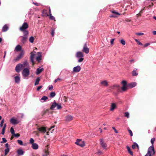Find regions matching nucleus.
<instances>
[{
  "mask_svg": "<svg viewBox=\"0 0 156 156\" xmlns=\"http://www.w3.org/2000/svg\"><path fill=\"white\" fill-rule=\"evenodd\" d=\"M111 12L113 14V15L110 16V17H117V15H120V13L114 10H112Z\"/></svg>",
  "mask_w": 156,
  "mask_h": 156,
  "instance_id": "nucleus-12",
  "label": "nucleus"
},
{
  "mask_svg": "<svg viewBox=\"0 0 156 156\" xmlns=\"http://www.w3.org/2000/svg\"><path fill=\"white\" fill-rule=\"evenodd\" d=\"M55 94H55V92H54V91L51 92L50 94V97L51 98H53L55 96Z\"/></svg>",
  "mask_w": 156,
  "mask_h": 156,
  "instance_id": "nucleus-34",
  "label": "nucleus"
},
{
  "mask_svg": "<svg viewBox=\"0 0 156 156\" xmlns=\"http://www.w3.org/2000/svg\"><path fill=\"white\" fill-rule=\"evenodd\" d=\"M128 131L129 132V133L130 134V136H132L133 135V133H132V131L131 130H130V129H129Z\"/></svg>",
  "mask_w": 156,
  "mask_h": 156,
  "instance_id": "nucleus-51",
  "label": "nucleus"
},
{
  "mask_svg": "<svg viewBox=\"0 0 156 156\" xmlns=\"http://www.w3.org/2000/svg\"><path fill=\"white\" fill-rule=\"evenodd\" d=\"M23 67L22 64L19 63L15 67V71L17 73H19L20 71L23 69Z\"/></svg>",
  "mask_w": 156,
  "mask_h": 156,
  "instance_id": "nucleus-5",
  "label": "nucleus"
},
{
  "mask_svg": "<svg viewBox=\"0 0 156 156\" xmlns=\"http://www.w3.org/2000/svg\"><path fill=\"white\" fill-rule=\"evenodd\" d=\"M17 142L20 145H23V141L21 140H18Z\"/></svg>",
  "mask_w": 156,
  "mask_h": 156,
  "instance_id": "nucleus-42",
  "label": "nucleus"
},
{
  "mask_svg": "<svg viewBox=\"0 0 156 156\" xmlns=\"http://www.w3.org/2000/svg\"><path fill=\"white\" fill-rule=\"evenodd\" d=\"M28 38L27 36H23L22 37V39L21 40V42L23 44H24L27 41Z\"/></svg>",
  "mask_w": 156,
  "mask_h": 156,
  "instance_id": "nucleus-17",
  "label": "nucleus"
},
{
  "mask_svg": "<svg viewBox=\"0 0 156 156\" xmlns=\"http://www.w3.org/2000/svg\"><path fill=\"white\" fill-rule=\"evenodd\" d=\"M155 140V138H152L151 139V142L152 144V145L150 147L148 148H150L151 147H152V150L153 151H154V147L153 144H154V142Z\"/></svg>",
  "mask_w": 156,
  "mask_h": 156,
  "instance_id": "nucleus-18",
  "label": "nucleus"
},
{
  "mask_svg": "<svg viewBox=\"0 0 156 156\" xmlns=\"http://www.w3.org/2000/svg\"><path fill=\"white\" fill-rule=\"evenodd\" d=\"M4 122V119L2 120L1 123L0 124V126L1 127H2L3 126Z\"/></svg>",
  "mask_w": 156,
  "mask_h": 156,
  "instance_id": "nucleus-48",
  "label": "nucleus"
},
{
  "mask_svg": "<svg viewBox=\"0 0 156 156\" xmlns=\"http://www.w3.org/2000/svg\"><path fill=\"white\" fill-rule=\"evenodd\" d=\"M126 148L127 150V151L131 155L133 156V153L132 151L131 150V149L130 147L128 146H126Z\"/></svg>",
  "mask_w": 156,
  "mask_h": 156,
  "instance_id": "nucleus-28",
  "label": "nucleus"
},
{
  "mask_svg": "<svg viewBox=\"0 0 156 156\" xmlns=\"http://www.w3.org/2000/svg\"><path fill=\"white\" fill-rule=\"evenodd\" d=\"M112 129L114 130L115 132L116 133H118V131L115 129V127H112Z\"/></svg>",
  "mask_w": 156,
  "mask_h": 156,
  "instance_id": "nucleus-55",
  "label": "nucleus"
},
{
  "mask_svg": "<svg viewBox=\"0 0 156 156\" xmlns=\"http://www.w3.org/2000/svg\"><path fill=\"white\" fill-rule=\"evenodd\" d=\"M15 81L16 83H19L20 81V78L19 76H16L14 77Z\"/></svg>",
  "mask_w": 156,
  "mask_h": 156,
  "instance_id": "nucleus-22",
  "label": "nucleus"
},
{
  "mask_svg": "<svg viewBox=\"0 0 156 156\" xmlns=\"http://www.w3.org/2000/svg\"><path fill=\"white\" fill-rule=\"evenodd\" d=\"M32 147L34 149H37L38 147V145L36 143H33L32 144Z\"/></svg>",
  "mask_w": 156,
  "mask_h": 156,
  "instance_id": "nucleus-25",
  "label": "nucleus"
},
{
  "mask_svg": "<svg viewBox=\"0 0 156 156\" xmlns=\"http://www.w3.org/2000/svg\"><path fill=\"white\" fill-rule=\"evenodd\" d=\"M48 99V98L47 96H43L41 98V100L45 101Z\"/></svg>",
  "mask_w": 156,
  "mask_h": 156,
  "instance_id": "nucleus-39",
  "label": "nucleus"
},
{
  "mask_svg": "<svg viewBox=\"0 0 156 156\" xmlns=\"http://www.w3.org/2000/svg\"><path fill=\"white\" fill-rule=\"evenodd\" d=\"M56 107H57V109H60L62 108V107L60 104H57V105Z\"/></svg>",
  "mask_w": 156,
  "mask_h": 156,
  "instance_id": "nucleus-38",
  "label": "nucleus"
},
{
  "mask_svg": "<svg viewBox=\"0 0 156 156\" xmlns=\"http://www.w3.org/2000/svg\"><path fill=\"white\" fill-rule=\"evenodd\" d=\"M75 144L81 147H83L85 146L84 142L82 141L80 139H77L75 142Z\"/></svg>",
  "mask_w": 156,
  "mask_h": 156,
  "instance_id": "nucleus-4",
  "label": "nucleus"
},
{
  "mask_svg": "<svg viewBox=\"0 0 156 156\" xmlns=\"http://www.w3.org/2000/svg\"><path fill=\"white\" fill-rule=\"evenodd\" d=\"M137 69H135L132 71V74L133 76H136L138 75V73L136 72Z\"/></svg>",
  "mask_w": 156,
  "mask_h": 156,
  "instance_id": "nucleus-31",
  "label": "nucleus"
},
{
  "mask_svg": "<svg viewBox=\"0 0 156 156\" xmlns=\"http://www.w3.org/2000/svg\"><path fill=\"white\" fill-rule=\"evenodd\" d=\"M120 42L123 45H125L126 43L125 41L123 39H121L120 40Z\"/></svg>",
  "mask_w": 156,
  "mask_h": 156,
  "instance_id": "nucleus-44",
  "label": "nucleus"
},
{
  "mask_svg": "<svg viewBox=\"0 0 156 156\" xmlns=\"http://www.w3.org/2000/svg\"><path fill=\"white\" fill-rule=\"evenodd\" d=\"M98 154H101L102 153V152L100 150H98L97 152Z\"/></svg>",
  "mask_w": 156,
  "mask_h": 156,
  "instance_id": "nucleus-59",
  "label": "nucleus"
},
{
  "mask_svg": "<svg viewBox=\"0 0 156 156\" xmlns=\"http://www.w3.org/2000/svg\"><path fill=\"white\" fill-rule=\"evenodd\" d=\"M83 55L82 52L80 51H78L76 54V57L78 58V62H81L84 60Z\"/></svg>",
  "mask_w": 156,
  "mask_h": 156,
  "instance_id": "nucleus-1",
  "label": "nucleus"
},
{
  "mask_svg": "<svg viewBox=\"0 0 156 156\" xmlns=\"http://www.w3.org/2000/svg\"><path fill=\"white\" fill-rule=\"evenodd\" d=\"M44 70V68H38L37 69L36 74L37 75H38L40 74V73L41 72Z\"/></svg>",
  "mask_w": 156,
  "mask_h": 156,
  "instance_id": "nucleus-21",
  "label": "nucleus"
},
{
  "mask_svg": "<svg viewBox=\"0 0 156 156\" xmlns=\"http://www.w3.org/2000/svg\"><path fill=\"white\" fill-rule=\"evenodd\" d=\"M48 87V89L50 90H52L53 88V86L52 85L49 86Z\"/></svg>",
  "mask_w": 156,
  "mask_h": 156,
  "instance_id": "nucleus-46",
  "label": "nucleus"
},
{
  "mask_svg": "<svg viewBox=\"0 0 156 156\" xmlns=\"http://www.w3.org/2000/svg\"><path fill=\"white\" fill-rule=\"evenodd\" d=\"M117 108V106L116 104L115 103H112L111 105V108L110 110L111 111H113L116 108Z\"/></svg>",
  "mask_w": 156,
  "mask_h": 156,
  "instance_id": "nucleus-14",
  "label": "nucleus"
},
{
  "mask_svg": "<svg viewBox=\"0 0 156 156\" xmlns=\"http://www.w3.org/2000/svg\"><path fill=\"white\" fill-rule=\"evenodd\" d=\"M57 105V103H56L55 101H54V102L52 103L50 109L51 110H54L55 108L56 107Z\"/></svg>",
  "mask_w": 156,
  "mask_h": 156,
  "instance_id": "nucleus-19",
  "label": "nucleus"
},
{
  "mask_svg": "<svg viewBox=\"0 0 156 156\" xmlns=\"http://www.w3.org/2000/svg\"><path fill=\"white\" fill-rule=\"evenodd\" d=\"M17 153L18 155H22L23 154L24 152L21 149H18L17 151Z\"/></svg>",
  "mask_w": 156,
  "mask_h": 156,
  "instance_id": "nucleus-23",
  "label": "nucleus"
},
{
  "mask_svg": "<svg viewBox=\"0 0 156 156\" xmlns=\"http://www.w3.org/2000/svg\"><path fill=\"white\" fill-rule=\"evenodd\" d=\"M150 44V43H147L144 45V46L145 47H146L148 46V45Z\"/></svg>",
  "mask_w": 156,
  "mask_h": 156,
  "instance_id": "nucleus-56",
  "label": "nucleus"
},
{
  "mask_svg": "<svg viewBox=\"0 0 156 156\" xmlns=\"http://www.w3.org/2000/svg\"><path fill=\"white\" fill-rule=\"evenodd\" d=\"M55 33V30L54 29H52L51 30V35L52 36H54Z\"/></svg>",
  "mask_w": 156,
  "mask_h": 156,
  "instance_id": "nucleus-49",
  "label": "nucleus"
},
{
  "mask_svg": "<svg viewBox=\"0 0 156 156\" xmlns=\"http://www.w3.org/2000/svg\"><path fill=\"white\" fill-rule=\"evenodd\" d=\"M121 84L122 85V87L121 88L122 90V91H126L128 88V86L127 84L126 81L123 80L121 82Z\"/></svg>",
  "mask_w": 156,
  "mask_h": 156,
  "instance_id": "nucleus-3",
  "label": "nucleus"
},
{
  "mask_svg": "<svg viewBox=\"0 0 156 156\" xmlns=\"http://www.w3.org/2000/svg\"><path fill=\"white\" fill-rule=\"evenodd\" d=\"M36 52L33 51L30 53V60L33 64L34 63V59L35 55Z\"/></svg>",
  "mask_w": 156,
  "mask_h": 156,
  "instance_id": "nucleus-9",
  "label": "nucleus"
},
{
  "mask_svg": "<svg viewBox=\"0 0 156 156\" xmlns=\"http://www.w3.org/2000/svg\"><path fill=\"white\" fill-rule=\"evenodd\" d=\"M114 40L115 39H112L111 40L110 42L111 44H113Z\"/></svg>",
  "mask_w": 156,
  "mask_h": 156,
  "instance_id": "nucleus-57",
  "label": "nucleus"
},
{
  "mask_svg": "<svg viewBox=\"0 0 156 156\" xmlns=\"http://www.w3.org/2000/svg\"><path fill=\"white\" fill-rule=\"evenodd\" d=\"M8 29V27L7 25H5L3 27L2 31L3 32H5L7 31Z\"/></svg>",
  "mask_w": 156,
  "mask_h": 156,
  "instance_id": "nucleus-27",
  "label": "nucleus"
},
{
  "mask_svg": "<svg viewBox=\"0 0 156 156\" xmlns=\"http://www.w3.org/2000/svg\"><path fill=\"white\" fill-rule=\"evenodd\" d=\"M5 147H6V148H9V146L8 143H6L5 144Z\"/></svg>",
  "mask_w": 156,
  "mask_h": 156,
  "instance_id": "nucleus-60",
  "label": "nucleus"
},
{
  "mask_svg": "<svg viewBox=\"0 0 156 156\" xmlns=\"http://www.w3.org/2000/svg\"><path fill=\"white\" fill-rule=\"evenodd\" d=\"M83 51L85 52L86 54H88L89 52V48L87 47L86 44H85L82 50Z\"/></svg>",
  "mask_w": 156,
  "mask_h": 156,
  "instance_id": "nucleus-13",
  "label": "nucleus"
},
{
  "mask_svg": "<svg viewBox=\"0 0 156 156\" xmlns=\"http://www.w3.org/2000/svg\"><path fill=\"white\" fill-rule=\"evenodd\" d=\"M136 34L137 35L141 36L143 35L144 34L143 33H136Z\"/></svg>",
  "mask_w": 156,
  "mask_h": 156,
  "instance_id": "nucleus-53",
  "label": "nucleus"
},
{
  "mask_svg": "<svg viewBox=\"0 0 156 156\" xmlns=\"http://www.w3.org/2000/svg\"><path fill=\"white\" fill-rule=\"evenodd\" d=\"M28 28V25L27 23L24 22L22 26L20 28V30H23Z\"/></svg>",
  "mask_w": 156,
  "mask_h": 156,
  "instance_id": "nucleus-10",
  "label": "nucleus"
},
{
  "mask_svg": "<svg viewBox=\"0 0 156 156\" xmlns=\"http://www.w3.org/2000/svg\"><path fill=\"white\" fill-rule=\"evenodd\" d=\"M135 143H135V142H134V144H133L132 145V148L133 149H135V147H136V144Z\"/></svg>",
  "mask_w": 156,
  "mask_h": 156,
  "instance_id": "nucleus-50",
  "label": "nucleus"
},
{
  "mask_svg": "<svg viewBox=\"0 0 156 156\" xmlns=\"http://www.w3.org/2000/svg\"><path fill=\"white\" fill-rule=\"evenodd\" d=\"M49 18L51 20H55V18L54 16H52L51 13L49 15Z\"/></svg>",
  "mask_w": 156,
  "mask_h": 156,
  "instance_id": "nucleus-41",
  "label": "nucleus"
},
{
  "mask_svg": "<svg viewBox=\"0 0 156 156\" xmlns=\"http://www.w3.org/2000/svg\"><path fill=\"white\" fill-rule=\"evenodd\" d=\"M24 51L23 50H22L20 53L16 57V58L15 59V60L16 61L19 60L21 58L23 57V56L24 55Z\"/></svg>",
  "mask_w": 156,
  "mask_h": 156,
  "instance_id": "nucleus-8",
  "label": "nucleus"
},
{
  "mask_svg": "<svg viewBox=\"0 0 156 156\" xmlns=\"http://www.w3.org/2000/svg\"><path fill=\"white\" fill-rule=\"evenodd\" d=\"M42 87V86H38V87H37V91H39L40 89H41Z\"/></svg>",
  "mask_w": 156,
  "mask_h": 156,
  "instance_id": "nucleus-54",
  "label": "nucleus"
},
{
  "mask_svg": "<svg viewBox=\"0 0 156 156\" xmlns=\"http://www.w3.org/2000/svg\"><path fill=\"white\" fill-rule=\"evenodd\" d=\"M14 136L15 137H18L20 136V135L18 133H16V134H14Z\"/></svg>",
  "mask_w": 156,
  "mask_h": 156,
  "instance_id": "nucleus-52",
  "label": "nucleus"
},
{
  "mask_svg": "<svg viewBox=\"0 0 156 156\" xmlns=\"http://www.w3.org/2000/svg\"><path fill=\"white\" fill-rule=\"evenodd\" d=\"M34 139L32 138H31L30 140V144H33V143H34Z\"/></svg>",
  "mask_w": 156,
  "mask_h": 156,
  "instance_id": "nucleus-47",
  "label": "nucleus"
},
{
  "mask_svg": "<svg viewBox=\"0 0 156 156\" xmlns=\"http://www.w3.org/2000/svg\"><path fill=\"white\" fill-rule=\"evenodd\" d=\"M137 44L140 45H143L142 44V43L141 42H140V41H138V42H137Z\"/></svg>",
  "mask_w": 156,
  "mask_h": 156,
  "instance_id": "nucleus-61",
  "label": "nucleus"
},
{
  "mask_svg": "<svg viewBox=\"0 0 156 156\" xmlns=\"http://www.w3.org/2000/svg\"><path fill=\"white\" fill-rule=\"evenodd\" d=\"M22 50V47L20 45H17L15 49V51H21Z\"/></svg>",
  "mask_w": 156,
  "mask_h": 156,
  "instance_id": "nucleus-20",
  "label": "nucleus"
},
{
  "mask_svg": "<svg viewBox=\"0 0 156 156\" xmlns=\"http://www.w3.org/2000/svg\"><path fill=\"white\" fill-rule=\"evenodd\" d=\"M34 38L33 36H31L29 38V41L30 42L33 43L34 41Z\"/></svg>",
  "mask_w": 156,
  "mask_h": 156,
  "instance_id": "nucleus-36",
  "label": "nucleus"
},
{
  "mask_svg": "<svg viewBox=\"0 0 156 156\" xmlns=\"http://www.w3.org/2000/svg\"><path fill=\"white\" fill-rule=\"evenodd\" d=\"M22 65H23V67H29V64L27 61H24L23 62V64H22Z\"/></svg>",
  "mask_w": 156,
  "mask_h": 156,
  "instance_id": "nucleus-24",
  "label": "nucleus"
},
{
  "mask_svg": "<svg viewBox=\"0 0 156 156\" xmlns=\"http://www.w3.org/2000/svg\"><path fill=\"white\" fill-rule=\"evenodd\" d=\"M37 55L38 56L36 57V59L37 61H39L41 59V52H38Z\"/></svg>",
  "mask_w": 156,
  "mask_h": 156,
  "instance_id": "nucleus-16",
  "label": "nucleus"
},
{
  "mask_svg": "<svg viewBox=\"0 0 156 156\" xmlns=\"http://www.w3.org/2000/svg\"><path fill=\"white\" fill-rule=\"evenodd\" d=\"M33 3L36 6H38L39 5V4L37 3L33 2Z\"/></svg>",
  "mask_w": 156,
  "mask_h": 156,
  "instance_id": "nucleus-63",
  "label": "nucleus"
},
{
  "mask_svg": "<svg viewBox=\"0 0 156 156\" xmlns=\"http://www.w3.org/2000/svg\"><path fill=\"white\" fill-rule=\"evenodd\" d=\"M136 85V83L135 82H133L129 84V87L131 88L134 87Z\"/></svg>",
  "mask_w": 156,
  "mask_h": 156,
  "instance_id": "nucleus-26",
  "label": "nucleus"
},
{
  "mask_svg": "<svg viewBox=\"0 0 156 156\" xmlns=\"http://www.w3.org/2000/svg\"><path fill=\"white\" fill-rule=\"evenodd\" d=\"M6 51H4V55L3 56V58H5L6 55Z\"/></svg>",
  "mask_w": 156,
  "mask_h": 156,
  "instance_id": "nucleus-62",
  "label": "nucleus"
},
{
  "mask_svg": "<svg viewBox=\"0 0 156 156\" xmlns=\"http://www.w3.org/2000/svg\"><path fill=\"white\" fill-rule=\"evenodd\" d=\"M10 122L12 124L14 125L19 123L20 121L17 120L14 117H13L10 119Z\"/></svg>",
  "mask_w": 156,
  "mask_h": 156,
  "instance_id": "nucleus-6",
  "label": "nucleus"
},
{
  "mask_svg": "<svg viewBox=\"0 0 156 156\" xmlns=\"http://www.w3.org/2000/svg\"><path fill=\"white\" fill-rule=\"evenodd\" d=\"M81 69L80 66H77L73 68V72L76 73H78L81 70Z\"/></svg>",
  "mask_w": 156,
  "mask_h": 156,
  "instance_id": "nucleus-11",
  "label": "nucleus"
},
{
  "mask_svg": "<svg viewBox=\"0 0 156 156\" xmlns=\"http://www.w3.org/2000/svg\"><path fill=\"white\" fill-rule=\"evenodd\" d=\"M23 32L24 36H27L28 37V35L29 34L27 30H21Z\"/></svg>",
  "mask_w": 156,
  "mask_h": 156,
  "instance_id": "nucleus-30",
  "label": "nucleus"
},
{
  "mask_svg": "<svg viewBox=\"0 0 156 156\" xmlns=\"http://www.w3.org/2000/svg\"><path fill=\"white\" fill-rule=\"evenodd\" d=\"M73 119V117L68 115L66 117V120L67 121H69L72 120Z\"/></svg>",
  "mask_w": 156,
  "mask_h": 156,
  "instance_id": "nucleus-29",
  "label": "nucleus"
},
{
  "mask_svg": "<svg viewBox=\"0 0 156 156\" xmlns=\"http://www.w3.org/2000/svg\"><path fill=\"white\" fill-rule=\"evenodd\" d=\"M100 145L101 147L103 149H106L107 145L105 143L103 139H101L100 140Z\"/></svg>",
  "mask_w": 156,
  "mask_h": 156,
  "instance_id": "nucleus-7",
  "label": "nucleus"
},
{
  "mask_svg": "<svg viewBox=\"0 0 156 156\" xmlns=\"http://www.w3.org/2000/svg\"><path fill=\"white\" fill-rule=\"evenodd\" d=\"M125 116L126 117H127V118H129V113L128 112H126L125 113Z\"/></svg>",
  "mask_w": 156,
  "mask_h": 156,
  "instance_id": "nucleus-45",
  "label": "nucleus"
},
{
  "mask_svg": "<svg viewBox=\"0 0 156 156\" xmlns=\"http://www.w3.org/2000/svg\"><path fill=\"white\" fill-rule=\"evenodd\" d=\"M9 148H5V155H6L7 154L9 153Z\"/></svg>",
  "mask_w": 156,
  "mask_h": 156,
  "instance_id": "nucleus-35",
  "label": "nucleus"
},
{
  "mask_svg": "<svg viewBox=\"0 0 156 156\" xmlns=\"http://www.w3.org/2000/svg\"><path fill=\"white\" fill-rule=\"evenodd\" d=\"M101 83L102 85L107 86L108 85V83L106 80H104L101 81Z\"/></svg>",
  "mask_w": 156,
  "mask_h": 156,
  "instance_id": "nucleus-33",
  "label": "nucleus"
},
{
  "mask_svg": "<svg viewBox=\"0 0 156 156\" xmlns=\"http://www.w3.org/2000/svg\"><path fill=\"white\" fill-rule=\"evenodd\" d=\"M2 141L0 142V143H6L7 141V140H6L5 138H2Z\"/></svg>",
  "mask_w": 156,
  "mask_h": 156,
  "instance_id": "nucleus-43",
  "label": "nucleus"
},
{
  "mask_svg": "<svg viewBox=\"0 0 156 156\" xmlns=\"http://www.w3.org/2000/svg\"><path fill=\"white\" fill-rule=\"evenodd\" d=\"M153 33L154 35H156V31H153Z\"/></svg>",
  "mask_w": 156,
  "mask_h": 156,
  "instance_id": "nucleus-64",
  "label": "nucleus"
},
{
  "mask_svg": "<svg viewBox=\"0 0 156 156\" xmlns=\"http://www.w3.org/2000/svg\"><path fill=\"white\" fill-rule=\"evenodd\" d=\"M61 80V79H60V78H57V79H55V80L54 82H55V83H56V82H57L58 81V80Z\"/></svg>",
  "mask_w": 156,
  "mask_h": 156,
  "instance_id": "nucleus-58",
  "label": "nucleus"
},
{
  "mask_svg": "<svg viewBox=\"0 0 156 156\" xmlns=\"http://www.w3.org/2000/svg\"><path fill=\"white\" fill-rule=\"evenodd\" d=\"M10 132L13 135L15 134L14 130L12 127L11 128Z\"/></svg>",
  "mask_w": 156,
  "mask_h": 156,
  "instance_id": "nucleus-40",
  "label": "nucleus"
},
{
  "mask_svg": "<svg viewBox=\"0 0 156 156\" xmlns=\"http://www.w3.org/2000/svg\"><path fill=\"white\" fill-rule=\"evenodd\" d=\"M48 151L45 150L44 153L42 155V156H48Z\"/></svg>",
  "mask_w": 156,
  "mask_h": 156,
  "instance_id": "nucleus-37",
  "label": "nucleus"
},
{
  "mask_svg": "<svg viewBox=\"0 0 156 156\" xmlns=\"http://www.w3.org/2000/svg\"><path fill=\"white\" fill-rule=\"evenodd\" d=\"M30 74V71L29 69L28 68H25L23 70L22 74L23 77H27Z\"/></svg>",
  "mask_w": 156,
  "mask_h": 156,
  "instance_id": "nucleus-2",
  "label": "nucleus"
},
{
  "mask_svg": "<svg viewBox=\"0 0 156 156\" xmlns=\"http://www.w3.org/2000/svg\"><path fill=\"white\" fill-rule=\"evenodd\" d=\"M38 130L41 133H44L46 131V129L44 127H41L38 129Z\"/></svg>",
  "mask_w": 156,
  "mask_h": 156,
  "instance_id": "nucleus-15",
  "label": "nucleus"
},
{
  "mask_svg": "<svg viewBox=\"0 0 156 156\" xmlns=\"http://www.w3.org/2000/svg\"><path fill=\"white\" fill-rule=\"evenodd\" d=\"M40 81V79L39 77H37V78L35 80V81L34 83V85L36 86L39 84V81Z\"/></svg>",
  "mask_w": 156,
  "mask_h": 156,
  "instance_id": "nucleus-32",
  "label": "nucleus"
}]
</instances>
